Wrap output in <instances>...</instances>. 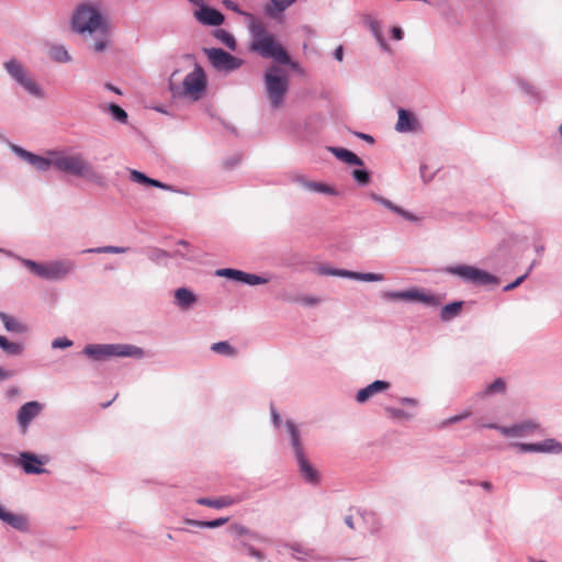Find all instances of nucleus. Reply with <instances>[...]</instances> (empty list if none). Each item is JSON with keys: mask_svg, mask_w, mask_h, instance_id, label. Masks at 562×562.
Instances as JSON below:
<instances>
[{"mask_svg": "<svg viewBox=\"0 0 562 562\" xmlns=\"http://www.w3.org/2000/svg\"><path fill=\"white\" fill-rule=\"evenodd\" d=\"M390 387V383L386 381H374L373 383L369 384L368 386L361 389L357 393V401L359 403L367 402L371 396H373L376 393L383 392Z\"/></svg>", "mask_w": 562, "mask_h": 562, "instance_id": "nucleus-18", "label": "nucleus"}, {"mask_svg": "<svg viewBox=\"0 0 562 562\" xmlns=\"http://www.w3.org/2000/svg\"><path fill=\"white\" fill-rule=\"evenodd\" d=\"M240 501H241L240 497H234V496L225 495V496L217 497L215 499L206 498V497H201V498L196 499V503L200 504V505H203V506H207V507L220 509V508H224V507H228V506H232L234 504H237Z\"/></svg>", "mask_w": 562, "mask_h": 562, "instance_id": "nucleus-20", "label": "nucleus"}, {"mask_svg": "<svg viewBox=\"0 0 562 562\" xmlns=\"http://www.w3.org/2000/svg\"><path fill=\"white\" fill-rule=\"evenodd\" d=\"M42 409L43 405L36 401L27 402L20 407L16 419L22 434L27 431L30 423L41 414Z\"/></svg>", "mask_w": 562, "mask_h": 562, "instance_id": "nucleus-14", "label": "nucleus"}, {"mask_svg": "<svg viewBox=\"0 0 562 562\" xmlns=\"http://www.w3.org/2000/svg\"><path fill=\"white\" fill-rule=\"evenodd\" d=\"M345 522H346V524H347V526H348V527H350L351 529H353V528H355V526H353V520H352V517H351V516L346 517Z\"/></svg>", "mask_w": 562, "mask_h": 562, "instance_id": "nucleus-57", "label": "nucleus"}, {"mask_svg": "<svg viewBox=\"0 0 562 562\" xmlns=\"http://www.w3.org/2000/svg\"><path fill=\"white\" fill-rule=\"evenodd\" d=\"M71 25L74 31L79 34L97 32L104 34L108 30L101 9L92 3H81L77 7L72 14Z\"/></svg>", "mask_w": 562, "mask_h": 562, "instance_id": "nucleus-4", "label": "nucleus"}, {"mask_svg": "<svg viewBox=\"0 0 562 562\" xmlns=\"http://www.w3.org/2000/svg\"><path fill=\"white\" fill-rule=\"evenodd\" d=\"M216 276L225 277L228 279H233V280L243 282L244 271L236 270V269H228V268L227 269H218V270H216Z\"/></svg>", "mask_w": 562, "mask_h": 562, "instance_id": "nucleus-37", "label": "nucleus"}, {"mask_svg": "<svg viewBox=\"0 0 562 562\" xmlns=\"http://www.w3.org/2000/svg\"><path fill=\"white\" fill-rule=\"evenodd\" d=\"M516 447L522 452H549L560 453L562 445L555 439H546L539 443H516Z\"/></svg>", "mask_w": 562, "mask_h": 562, "instance_id": "nucleus-15", "label": "nucleus"}, {"mask_svg": "<svg viewBox=\"0 0 562 562\" xmlns=\"http://www.w3.org/2000/svg\"><path fill=\"white\" fill-rule=\"evenodd\" d=\"M449 271L474 284L486 285L497 283V280L494 276L475 267L463 265L450 268Z\"/></svg>", "mask_w": 562, "mask_h": 562, "instance_id": "nucleus-12", "label": "nucleus"}, {"mask_svg": "<svg viewBox=\"0 0 562 562\" xmlns=\"http://www.w3.org/2000/svg\"><path fill=\"white\" fill-rule=\"evenodd\" d=\"M382 297L387 301H409V302H422L429 306L440 305V300L426 292L417 289H411L406 291H387L382 294Z\"/></svg>", "mask_w": 562, "mask_h": 562, "instance_id": "nucleus-9", "label": "nucleus"}, {"mask_svg": "<svg viewBox=\"0 0 562 562\" xmlns=\"http://www.w3.org/2000/svg\"><path fill=\"white\" fill-rule=\"evenodd\" d=\"M228 521V518H217L215 520L210 521H202V520H195V519H186V524L190 526H196L201 528H216L220 526L225 525Z\"/></svg>", "mask_w": 562, "mask_h": 562, "instance_id": "nucleus-30", "label": "nucleus"}, {"mask_svg": "<svg viewBox=\"0 0 562 562\" xmlns=\"http://www.w3.org/2000/svg\"><path fill=\"white\" fill-rule=\"evenodd\" d=\"M324 273L330 274V276H338V277H345V278H351L360 281H382L384 278L380 273H359V272H352L348 270H324Z\"/></svg>", "mask_w": 562, "mask_h": 562, "instance_id": "nucleus-17", "label": "nucleus"}, {"mask_svg": "<svg viewBox=\"0 0 562 562\" xmlns=\"http://www.w3.org/2000/svg\"><path fill=\"white\" fill-rule=\"evenodd\" d=\"M53 162L54 168L59 171L83 178L88 181L101 183L102 177L80 153L66 154L64 151L55 150Z\"/></svg>", "mask_w": 562, "mask_h": 562, "instance_id": "nucleus-3", "label": "nucleus"}, {"mask_svg": "<svg viewBox=\"0 0 562 562\" xmlns=\"http://www.w3.org/2000/svg\"><path fill=\"white\" fill-rule=\"evenodd\" d=\"M402 402L407 404H415V401L413 398H402Z\"/></svg>", "mask_w": 562, "mask_h": 562, "instance_id": "nucleus-59", "label": "nucleus"}, {"mask_svg": "<svg viewBox=\"0 0 562 562\" xmlns=\"http://www.w3.org/2000/svg\"><path fill=\"white\" fill-rule=\"evenodd\" d=\"M0 347L10 355H20L22 351L21 345L9 341L4 336H0Z\"/></svg>", "mask_w": 562, "mask_h": 562, "instance_id": "nucleus-36", "label": "nucleus"}, {"mask_svg": "<svg viewBox=\"0 0 562 562\" xmlns=\"http://www.w3.org/2000/svg\"><path fill=\"white\" fill-rule=\"evenodd\" d=\"M49 57L57 63H67L70 60V55L67 49L61 45H54L49 48Z\"/></svg>", "mask_w": 562, "mask_h": 562, "instance_id": "nucleus-29", "label": "nucleus"}, {"mask_svg": "<svg viewBox=\"0 0 562 562\" xmlns=\"http://www.w3.org/2000/svg\"><path fill=\"white\" fill-rule=\"evenodd\" d=\"M370 29L374 35V37L376 38L378 43L380 44V46L385 49V50H389V45L383 36V33H382V30H381V26L379 24L378 21H370Z\"/></svg>", "mask_w": 562, "mask_h": 562, "instance_id": "nucleus-35", "label": "nucleus"}, {"mask_svg": "<svg viewBox=\"0 0 562 562\" xmlns=\"http://www.w3.org/2000/svg\"><path fill=\"white\" fill-rule=\"evenodd\" d=\"M272 418H273L274 425L279 426V424H280V415L277 412H274V411H272Z\"/></svg>", "mask_w": 562, "mask_h": 562, "instance_id": "nucleus-55", "label": "nucleus"}, {"mask_svg": "<svg viewBox=\"0 0 562 562\" xmlns=\"http://www.w3.org/2000/svg\"><path fill=\"white\" fill-rule=\"evenodd\" d=\"M352 176L355 178V180L357 182H359L360 184L364 186L369 182L370 180V175L368 171L366 170H362V169H356L352 171Z\"/></svg>", "mask_w": 562, "mask_h": 562, "instance_id": "nucleus-43", "label": "nucleus"}, {"mask_svg": "<svg viewBox=\"0 0 562 562\" xmlns=\"http://www.w3.org/2000/svg\"><path fill=\"white\" fill-rule=\"evenodd\" d=\"M514 429H516V435L515 437H521V436H525L531 431H535V430H538L539 429V425L536 424L535 422H531V420H528V422H524L521 424H518V425H514Z\"/></svg>", "mask_w": 562, "mask_h": 562, "instance_id": "nucleus-33", "label": "nucleus"}, {"mask_svg": "<svg viewBox=\"0 0 562 562\" xmlns=\"http://www.w3.org/2000/svg\"><path fill=\"white\" fill-rule=\"evenodd\" d=\"M376 202L381 203L382 205H384L385 207H387L389 210L400 214L401 216H403L404 218L408 220V221H412V222H417L418 221V217L415 216L414 214L403 210L402 207L395 205L393 202H391L390 200L387 199H384L382 196H378L375 194H372L371 195Z\"/></svg>", "mask_w": 562, "mask_h": 562, "instance_id": "nucleus-26", "label": "nucleus"}, {"mask_svg": "<svg viewBox=\"0 0 562 562\" xmlns=\"http://www.w3.org/2000/svg\"><path fill=\"white\" fill-rule=\"evenodd\" d=\"M229 531L232 532L233 536L237 538L246 535H251V531L247 527L239 524L231 525Z\"/></svg>", "mask_w": 562, "mask_h": 562, "instance_id": "nucleus-44", "label": "nucleus"}, {"mask_svg": "<svg viewBox=\"0 0 562 562\" xmlns=\"http://www.w3.org/2000/svg\"><path fill=\"white\" fill-rule=\"evenodd\" d=\"M0 519L18 530H25L27 527V520L24 516L9 513L1 506Z\"/></svg>", "mask_w": 562, "mask_h": 562, "instance_id": "nucleus-23", "label": "nucleus"}, {"mask_svg": "<svg viewBox=\"0 0 562 562\" xmlns=\"http://www.w3.org/2000/svg\"><path fill=\"white\" fill-rule=\"evenodd\" d=\"M506 389V383L503 379L498 378L493 383L486 386L483 395H491L494 393H503Z\"/></svg>", "mask_w": 562, "mask_h": 562, "instance_id": "nucleus-38", "label": "nucleus"}, {"mask_svg": "<svg viewBox=\"0 0 562 562\" xmlns=\"http://www.w3.org/2000/svg\"><path fill=\"white\" fill-rule=\"evenodd\" d=\"M24 266L35 276L47 280H58L69 274L75 265L70 260H58L46 263H37L33 260H23Z\"/></svg>", "mask_w": 562, "mask_h": 562, "instance_id": "nucleus-6", "label": "nucleus"}, {"mask_svg": "<svg viewBox=\"0 0 562 562\" xmlns=\"http://www.w3.org/2000/svg\"><path fill=\"white\" fill-rule=\"evenodd\" d=\"M461 308H462V302H453V303L447 304L441 310V314H440L441 319L450 321L451 318H453L461 312Z\"/></svg>", "mask_w": 562, "mask_h": 562, "instance_id": "nucleus-32", "label": "nucleus"}, {"mask_svg": "<svg viewBox=\"0 0 562 562\" xmlns=\"http://www.w3.org/2000/svg\"><path fill=\"white\" fill-rule=\"evenodd\" d=\"M130 177H131V180L142 183V184L151 186V187L164 189V190H171L170 186H168L164 182H160L158 180L151 179L138 170H134V169L130 170Z\"/></svg>", "mask_w": 562, "mask_h": 562, "instance_id": "nucleus-25", "label": "nucleus"}, {"mask_svg": "<svg viewBox=\"0 0 562 562\" xmlns=\"http://www.w3.org/2000/svg\"><path fill=\"white\" fill-rule=\"evenodd\" d=\"M207 77L203 68L195 65L194 69L183 78L179 70H175L169 78V90L173 98L195 102L200 100L206 91Z\"/></svg>", "mask_w": 562, "mask_h": 562, "instance_id": "nucleus-1", "label": "nucleus"}, {"mask_svg": "<svg viewBox=\"0 0 562 562\" xmlns=\"http://www.w3.org/2000/svg\"><path fill=\"white\" fill-rule=\"evenodd\" d=\"M307 187L311 190L316 191V192H321V193H327V194H334L335 193L333 188L328 187L325 183H321V182H311V183L307 184Z\"/></svg>", "mask_w": 562, "mask_h": 562, "instance_id": "nucleus-41", "label": "nucleus"}, {"mask_svg": "<svg viewBox=\"0 0 562 562\" xmlns=\"http://www.w3.org/2000/svg\"><path fill=\"white\" fill-rule=\"evenodd\" d=\"M470 415H471L470 412H464V413H462L460 415H456V416H452L450 418H447L443 422H441L440 428H445V427H448L449 425H452V424H456L458 422H461V420L468 418Z\"/></svg>", "mask_w": 562, "mask_h": 562, "instance_id": "nucleus-42", "label": "nucleus"}, {"mask_svg": "<svg viewBox=\"0 0 562 562\" xmlns=\"http://www.w3.org/2000/svg\"><path fill=\"white\" fill-rule=\"evenodd\" d=\"M385 411L392 418H408L409 417L408 414H406L405 412H403L401 409L386 407Z\"/></svg>", "mask_w": 562, "mask_h": 562, "instance_id": "nucleus-47", "label": "nucleus"}, {"mask_svg": "<svg viewBox=\"0 0 562 562\" xmlns=\"http://www.w3.org/2000/svg\"><path fill=\"white\" fill-rule=\"evenodd\" d=\"M10 374L0 368V380L8 379Z\"/></svg>", "mask_w": 562, "mask_h": 562, "instance_id": "nucleus-58", "label": "nucleus"}, {"mask_svg": "<svg viewBox=\"0 0 562 562\" xmlns=\"http://www.w3.org/2000/svg\"><path fill=\"white\" fill-rule=\"evenodd\" d=\"M175 300L179 307L188 310L196 302V296L187 288H179L175 292Z\"/></svg>", "mask_w": 562, "mask_h": 562, "instance_id": "nucleus-24", "label": "nucleus"}, {"mask_svg": "<svg viewBox=\"0 0 562 562\" xmlns=\"http://www.w3.org/2000/svg\"><path fill=\"white\" fill-rule=\"evenodd\" d=\"M418 128V121L408 111L401 109L398 111V120L396 123V130L398 132H414Z\"/></svg>", "mask_w": 562, "mask_h": 562, "instance_id": "nucleus-21", "label": "nucleus"}, {"mask_svg": "<svg viewBox=\"0 0 562 562\" xmlns=\"http://www.w3.org/2000/svg\"><path fill=\"white\" fill-rule=\"evenodd\" d=\"M0 318L8 331L23 333L25 330V327L18 319L3 312L0 313Z\"/></svg>", "mask_w": 562, "mask_h": 562, "instance_id": "nucleus-28", "label": "nucleus"}, {"mask_svg": "<svg viewBox=\"0 0 562 562\" xmlns=\"http://www.w3.org/2000/svg\"><path fill=\"white\" fill-rule=\"evenodd\" d=\"M20 465L30 474H41L45 472V469L41 467L42 461L35 454L30 452L21 453Z\"/></svg>", "mask_w": 562, "mask_h": 562, "instance_id": "nucleus-16", "label": "nucleus"}, {"mask_svg": "<svg viewBox=\"0 0 562 562\" xmlns=\"http://www.w3.org/2000/svg\"><path fill=\"white\" fill-rule=\"evenodd\" d=\"M252 41L250 49L265 58H272L282 65H293L284 47L268 32L262 22L255 21L250 25Z\"/></svg>", "mask_w": 562, "mask_h": 562, "instance_id": "nucleus-2", "label": "nucleus"}, {"mask_svg": "<svg viewBox=\"0 0 562 562\" xmlns=\"http://www.w3.org/2000/svg\"><path fill=\"white\" fill-rule=\"evenodd\" d=\"M266 90L272 108H279L289 89L288 77L281 74V69L271 66L265 74Z\"/></svg>", "mask_w": 562, "mask_h": 562, "instance_id": "nucleus-7", "label": "nucleus"}, {"mask_svg": "<svg viewBox=\"0 0 562 562\" xmlns=\"http://www.w3.org/2000/svg\"><path fill=\"white\" fill-rule=\"evenodd\" d=\"M106 45L108 41L105 38L98 40L93 44V50L100 53L105 49Z\"/></svg>", "mask_w": 562, "mask_h": 562, "instance_id": "nucleus-50", "label": "nucleus"}, {"mask_svg": "<svg viewBox=\"0 0 562 562\" xmlns=\"http://www.w3.org/2000/svg\"><path fill=\"white\" fill-rule=\"evenodd\" d=\"M211 350L216 353H222V355L229 356V357H233L236 355V349L233 348L227 341L214 342L211 346Z\"/></svg>", "mask_w": 562, "mask_h": 562, "instance_id": "nucleus-34", "label": "nucleus"}, {"mask_svg": "<svg viewBox=\"0 0 562 562\" xmlns=\"http://www.w3.org/2000/svg\"><path fill=\"white\" fill-rule=\"evenodd\" d=\"M240 544L248 552V554H250L251 557H255V558H258V559H262L263 558L262 552L257 550L252 546H250L248 543H245V542H241Z\"/></svg>", "mask_w": 562, "mask_h": 562, "instance_id": "nucleus-48", "label": "nucleus"}, {"mask_svg": "<svg viewBox=\"0 0 562 562\" xmlns=\"http://www.w3.org/2000/svg\"><path fill=\"white\" fill-rule=\"evenodd\" d=\"M357 136L364 139L366 142L371 143V144L374 142L373 137L368 134L357 133Z\"/></svg>", "mask_w": 562, "mask_h": 562, "instance_id": "nucleus-54", "label": "nucleus"}, {"mask_svg": "<svg viewBox=\"0 0 562 562\" xmlns=\"http://www.w3.org/2000/svg\"><path fill=\"white\" fill-rule=\"evenodd\" d=\"M109 109L115 120L120 122L127 120V113L117 104H111Z\"/></svg>", "mask_w": 562, "mask_h": 562, "instance_id": "nucleus-40", "label": "nucleus"}, {"mask_svg": "<svg viewBox=\"0 0 562 562\" xmlns=\"http://www.w3.org/2000/svg\"><path fill=\"white\" fill-rule=\"evenodd\" d=\"M124 251H125V249L122 248V247L105 246V247L90 248V249L85 250L83 252H95V254L112 252V254H121V252H124Z\"/></svg>", "mask_w": 562, "mask_h": 562, "instance_id": "nucleus-39", "label": "nucleus"}, {"mask_svg": "<svg viewBox=\"0 0 562 562\" xmlns=\"http://www.w3.org/2000/svg\"><path fill=\"white\" fill-rule=\"evenodd\" d=\"M214 36L223 43L227 48L235 50L236 49V41L234 36L227 32L226 30L218 29L214 32Z\"/></svg>", "mask_w": 562, "mask_h": 562, "instance_id": "nucleus-31", "label": "nucleus"}, {"mask_svg": "<svg viewBox=\"0 0 562 562\" xmlns=\"http://www.w3.org/2000/svg\"><path fill=\"white\" fill-rule=\"evenodd\" d=\"M179 245L187 246V243L186 241H180Z\"/></svg>", "mask_w": 562, "mask_h": 562, "instance_id": "nucleus-62", "label": "nucleus"}, {"mask_svg": "<svg viewBox=\"0 0 562 562\" xmlns=\"http://www.w3.org/2000/svg\"><path fill=\"white\" fill-rule=\"evenodd\" d=\"M526 277H527V274H524V276L517 278L514 282L507 284L504 288V291H510V290L517 288L525 280Z\"/></svg>", "mask_w": 562, "mask_h": 562, "instance_id": "nucleus-51", "label": "nucleus"}, {"mask_svg": "<svg viewBox=\"0 0 562 562\" xmlns=\"http://www.w3.org/2000/svg\"><path fill=\"white\" fill-rule=\"evenodd\" d=\"M286 428L292 439V446L295 452V457L299 462L300 471L307 482L316 483L318 481V473L307 461L303 453V447L300 441L299 430L296 426L291 422H286Z\"/></svg>", "mask_w": 562, "mask_h": 562, "instance_id": "nucleus-8", "label": "nucleus"}, {"mask_svg": "<svg viewBox=\"0 0 562 562\" xmlns=\"http://www.w3.org/2000/svg\"><path fill=\"white\" fill-rule=\"evenodd\" d=\"M205 54L212 66L218 71H234L244 64L241 58L235 57L221 48L205 49Z\"/></svg>", "mask_w": 562, "mask_h": 562, "instance_id": "nucleus-10", "label": "nucleus"}, {"mask_svg": "<svg viewBox=\"0 0 562 562\" xmlns=\"http://www.w3.org/2000/svg\"><path fill=\"white\" fill-rule=\"evenodd\" d=\"M4 68L10 74V76L21 85L29 93L41 97L42 91L36 82L29 77L26 70L16 59H11L4 64Z\"/></svg>", "mask_w": 562, "mask_h": 562, "instance_id": "nucleus-11", "label": "nucleus"}, {"mask_svg": "<svg viewBox=\"0 0 562 562\" xmlns=\"http://www.w3.org/2000/svg\"><path fill=\"white\" fill-rule=\"evenodd\" d=\"M72 345V341L67 338H57L52 342L53 348H67Z\"/></svg>", "mask_w": 562, "mask_h": 562, "instance_id": "nucleus-49", "label": "nucleus"}, {"mask_svg": "<svg viewBox=\"0 0 562 562\" xmlns=\"http://www.w3.org/2000/svg\"><path fill=\"white\" fill-rule=\"evenodd\" d=\"M334 155L348 165L362 166L363 161L352 151L345 148H331Z\"/></svg>", "mask_w": 562, "mask_h": 562, "instance_id": "nucleus-27", "label": "nucleus"}, {"mask_svg": "<svg viewBox=\"0 0 562 562\" xmlns=\"http://www.w3.org/2000/svg\"><path fill=\"white\" fill-rule=\"evenodd\" d=\"M243 282L247 283V284H250V285H257V284L266 283L267 280L261 278V277H259V276L244 272Z\"/></svg>", "mask_w": 562, "mask_h": 562, "instance_id": "nucleus-45", "label": "nucleus"}, {"mask_svg": "<svg viewBox=\"0 0 562 562\" xmlns=\"http://www.w3.org/2000/svg\"><path fill=\"white\" fill-rule=\"evenodd\" d=\"M195 16L203 24L214 26L222 24L224 21V15L220 11L207 7L196 11Z\"/></svg>", "mask_w": 562, "mask_h": 562, "instance_id": "nucleus-19", "label": "nucleus"}, {"mask_svg": "<svg viewBox=\"0 0 562 562\" xmlns=\"http://www.w3.org/2000/svg\"><path fill=\"white\" fill-rule=\"evenodd\" d=\"M392 36H393L394 40H397V41L402 40L403 38V31H402V29L398 27V26H394L392 29Z\"/></svg>", "mask_w": 562, "mask_h": 562, "instance_id": "nucleus-52", "label": "nucleus"}, {"mask_svg": "<svg viewBox=\"0 0 562 562\" xmlns=\"http://www.w3.org/2000/svg\"><path fill=\"white\" fill-rule=\"evenodd\" d=\"M317 302H318V300H316V299H311L307 301V303H310V304H316Z\"/></svg>", "mask_w": 562, "mask_h": 562, "instance_id": "nucleus-60", "label": "nucleus"}, {"mask_svg": "<svg viewBox=\"0 0 562 562\" xmlns=\"http://www.w3.org/2000/svg\"><path fill=\"white\" fill-rule=\"evenodd\" d=\"M487 427L497 429L504 436L515 437V435L517 434L516 429H514V426L504 427V426H497V425H488Z\"/></svg>", "mask_w": 562, "mask_h": 562, "instance_id": "nucleus-46", "label": "nucleus"}, {"mask_svg": "<svg viewBox=\"0 0 562 562\" xmlns=\"http://www.w3.org/2000/svg\"><path fill=\"white\" fill-rule=\"evenodd\" d=\"M83 353L93 360H104L110 357L142 358L144 356L143 349L126 344L87 345Z\"/></svg>", "mask_w": 562, "mask_h": 562, "instance_id": "nucleus-5", "label": "nucleus"}, {"mask_svg": "<svg viewBox=\"0 0 562 562\" xmlns=\"http://www.w3.org/2000/svg\"><path fill=\"white\" fill-rule=\"evenodd\" d=\"M296 0H269L265 7V12L272 19H278L286 9L294 4Z\"/></svg>", "mask_w": 562, "mask_h": 562, "instance_id": "nucleus-22", "label": "nucleus"}, {"mask_svg": "<svg viewBox=\"0 0 562 562\" xmlns=\"http://www.w3.org/2000/svg\"><path fill=\"white\" fill-rule=\"evenodd\" d=\"M335 58L339 61L342 60V57H344V50H342V46H338L335 50Z\"/></svg>", "mask_w": 562, "mask_h": 562, "instance_id": "nucleus-53", "label": "nucleus"}, {"mask_svg": "<svg viewBox=\"0 0 562 562\" xmlns=\"http://www.w3.org/2000/svg\"><path fill=\"white\" fill-rule=\"evenodd\" d=\"M13 151L20 156L22 159L27 161L38 171H47L50 167H54V151H48L46 157L35 155L30 153L16 145L12 146Z\"/></svg>", "mask_w": 562, "mask_h": 562, "instance_id": "nucleus-13", "label": "nucleus"}, {"mask_svg": "<svg viewBox=\"0 0 562 562\" xmlns=\"http://www.w3.org/2000/svg\"><path fill=\"white\" fill-rule=\"evenodd\" d=\"M559 132H560V135H561V138H562V124L559 127Z\"/></svg>", "mask_w": 562, "mask_h": 562, "instance_id": "nucleus-61", "label": "nucleus"}, {"mask_svg": "<svg viewBox=\"0 0 562 562\" xmlns=\"http://www.w3.org/2000/svg\"><path fill=\"white\" fill-rule=\"evenodd\" d=\"M481 486H482L484 490H486V491H492V487H493L492 483H491V482H488V481H484V482H482V483H481Z\"/></svg>", "mask_w": 562, "mask_h": 562, "instance_id": "nucleus-56", "label": "nucleus"}]
</instances>
